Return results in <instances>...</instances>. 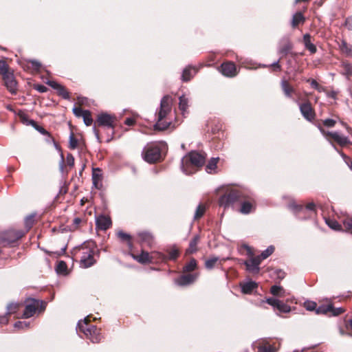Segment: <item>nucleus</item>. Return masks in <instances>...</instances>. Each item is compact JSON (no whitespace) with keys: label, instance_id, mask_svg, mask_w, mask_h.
<instances>
[{"label":"nucleus","instance_id":"obj_1","mask_svg":"<svg viewBox=\"0 0 352 352\" xmlns=\"http://www.w3.org/2000/svg\"><path fill=\"white\" fill-rule=\"evenodd\" d=\"M173 99L171 96H164L161 101L160 108L156 111V123L154 129L158 131L167 129L171 124L172 105Z\"/></svg>","mask_w":352,"mask_h":352},{"label":"nucleus","instance_id":"obj_2","mask_svg":"<svg viewBox=\"0 0 352 352\" xmlns=\"http://www.w3.org/2000/svg\"><path fill=\"white\" fill-rule=\"evenodd\" d=\"M205 160L204 155L196 151L190 152L182 160V171L186 175L192 174L195 172L196 167H200L204 164Z\"/></svg>","mask_w":352,"mask_h":352},{"label":"nucleus","instance_id":"obj_3","mask_svg":"<svg viewBox=\"0 0 352 352\" xmlns=\"http://www.w3.org/2000/svg\"><path fill=\"white\" fill-rule=\"evenodd\" d=\"M80 254V267L87 268L96 263L94 255L96 252V245L93 241H87L82 244L78 249Z\"/></svg>","mask_w":352,"mask_h":352},{"label":"nucleus","instance_id":"obj_4","mask_svg":"<svg viewBox=\"0 0 352 352\" xmlns=\"http://www.w3.org/2000/svg\"><path fill=\"white\" fill-rule=\"evenodd\" d=\"M89 316L80 320L77 325V331L82 333L85 337L93 343H98L102 339V336L96 326L89 324Z\"/></svg>","mask_w":352,"mask_h":352},{"label":"nucleus","instance_id":"obj_5","mask_svg":"<svg viewBox=\"0 0 352 352\" xmlns=\"http://www.w3.org/2000/svg\"><path fill=\"white\" fill-rule=\"evenodd\" d=\"M115 121L116 118L114 116L106 113H102L98 116L96 121L97 124L111 130L110 137L107 139L108 142L112 139L114 133Z\"/></svg>","mask_w":352,"mask_h":352},{"label":"nucleus","instance_id":"obj_6","mask_svg":"<svg viewBox=\"0 0 352 352\" xmlns=\"http://www.w3.org/2000/svg\"><path fill=\"white\" fill-rule=\"evenodd\" d=\"M161 153L158 146L148 145L144 148L142 156L144 160L148 163H153L160 158Z\"/></svg>","mask_w":352,"mask_h":352},{"label":"nucleus","instance_id":"obj_7","mask_svg":"<svg viewBox=\"0 0 352 352\" xmlns=\"http://www.w3.org/2000/svg\"><path fill=\"white\" fill-rule=\"evenodd\" d=\"M244 247L248 251V254L251 257L249 260L245 261L244 263L247 270L254 274L258 273L260 270L259 265L261 264V261L258 256H253L254 254L250 247L248 245H245Z\"/></svg>","mask_w":352,"mask_h":352},{"label":"nucleus","instance_id":"obj_8","mask_svg":"<svg viewBox=\"0 0 352 352\" xmlns=\"http://www.w3.org/2000/svg\"><path fill=\"white\" fill-rule=\"evenodd\" d=\"M41 307V310L45 309V305L42 301L35 299H28L26 301L25 311L23 314V317L25 318H29L35 314L36 311Z\"/></svg>","mask_w":352,"mask_h":352},{"label":"nucleus","instance_id":"obj_9","mask_svg":"<svg viewBox=\"0 0 352 352\" xmlns=\"http://www.w3.org/2000/svg\"><path fill=\"white\" fill-rule=\"evenodd\" d=\"M4 85L12 94H16L18 91V82L12 72H9L2 76Z\"/></svg>","mask_w":352,"mask_h":352},{"label":"nucleus","instance_id":"obj_10","mask_svg":"<svg viewBox=\"0 0 352 352\" xmlns=\"http://www.w3.org/2000/svg\"><path fill=\"white\" fill-rule=\"evenodd\" d=\"M296 102L298 104L300 113L302 116L308 121H311L315 118L314 110L311 107V103L309 102H306L304 103H299L297 100Z\"/></svg>","mask_w":352,"mask_h":352},{"label":"nucleus","instance_id":"obj_11","mask_svg":"<svg viewBox=\"0 0 352 352\" xmlns=\"http://www.w3.org/2000/svg\"><path fill=\"white\" fill-rule=\"evenodd\" d=\"M239 198V193L236 191H232L227 195H224L219 198V204L220 206L224 208L229 207L234 203Z\"/></svg>","mask_w":352,"mask_h":352},{"label":"nucleus","instance_id":"obj_12","mask_svg":"<svg viewBox=\"0 0 352 352\" xmlns=\"http://www.w3.org/2000/svg\"><path fill=\"white\" fill-rule=\"evenodd\" d=\"M221 74L229 78L234 77L237 75L238 72L235 64L232 62H226L221 65Z\"/></svg>","mask_w":352,"mask_h":352},{"label":"nucleus","instance_id":"obj_13","mask_svg":"<svg viewBox=\"0 0 352 352\" xmlns=\"http://www.w3.org/2000/svg\"><path fill=\"white\" fill-rule=\"evenodd\" d=\"M96 224L98 229L106 230L110 227L111 221L107 216L100 215L96 217Z\"/></svg>","mask_w":352,"mask_h":352},{"label":"nucleus","instance_id":"obj_14","mask_svg":"<svg viewBox=\"0 0 352 352\" xmlns=\"http://www.w3.org/2000/svg\"><path fill=\"white\" fill-rule=\"evenodd\" d=\"M196 274H186L182 275L177 278L175 282L177 285L186 286L192 283L197 278Z\"/></svg>","mask_w":352,"mask_h":352},{"label":"nucleus","instance_id":"obj_15","mask_svg":"<svg viewBox=\"0 0 352 352\" xmlns=\"http://www.w3.org/2000/svg\"><path fill=\"white\" fill-rule=\"evenodd\" d=\"M101 170L98 168H94L92 169V183L93 186L96 189H100L102 187V174Z\"/></svg>","mask_w":352,"mask_h":352},{"label":"nucleus","instance_id":"obj_16","mask_svg":"<svg viewBox=\"0 0 352 352\" xmlns=\"http://www.w3.org/2000/svg\"><path fill=\"white\" fill-rule=\"evenodd\" d=\"M47 84L54 89H56L58 95L62 96L63 98L68 99L69 98V92L61 85L58 84L55 81H48Z\"/></svg>","mask_w":352,"mask_h":352},{"label":"nucleus","instance_id":"obj_17","mask_svg":"<svg viewBox=\"0 0 352 352\" xmlns=\"http://www.w3.org/2000/svg\"><path fill=\"white\" fill-rule=\"evenodd\" d=\"M331 138L342 146L346 145L349 142L347 137L341 135L340 133L336 131L333 132L331 134Z\"/></svg>","mask_w":352,"mask_h":352},{"label":"nucleus","instance_id":"obj_18","mask_svg":"<svg viewBox=\"0 0 352 352\" xmlns=\"http://www.w3.org/2000/svg\"><path fill=\"white\" fill-rule=\"evenodd\" d=\"M242 292L244 294H251L252 291L257 287V283L254 281H248L241 284Z\"/></svg>","mask_w":352,"mask_h":352},{"label":"nucleus","instance_id":"obj_19","mask_svg":"<svg viewBox=\"0 0 352 352\" xmlns=\"http://www.w3.org/2000/svg\"><path fill=\"white\" fill-rule=\"evenodd\" d=\"M280 85L285 96L287 98H290L292 96V94L295 92V89L285 80H281Z\"/></svg>","mask_w":352,"mask_h":352},{"label":"nucleus","instance_id":"obj_20","mask_svg":"<svg viewBox=\"0 0 352 352\" xmlns=\"http://www.w3.org/2000/svg\"><path fill=\"white\" fill-rule=\"evenodd\" d=\"M133 258L141 263H150L153 258L147 252L144 251H142L140 255L133 256Z\"/></svg>","mask_w":352,"mask_h":352},{"label":"nucleus","instance_id":"obj_21","mask_svg":"<svg viewBox=\"0 0 352 352\" xmlns=\"http://www.w3.org/2000/svg\"><path fill=\"white\" fill-rule=\"evenodd\" d=\"M305 21V19L302 14L300 12H298L295 13L292 19V26L293 28H296L300 23H303Z\"/></svg>","mask_w":352,"mask_h":352},{"label":"nucleus","instance_id":"obj_22","mask_svg":"<svg viewBox=\"0 0 352 352\" xmlns=\"http://www.w3.org/2000/svg\"><path fill=\"white\" fill-rule=\"evenodd\" d=\"M196 73L195 68H192L191 67H188L185 68L183 71L182 78L184 81H188L193 74Z\"/></svg>","mask_w":352,"mask_h":352},{"label":"nucleus","instance_id":"obj_23","mask_svg":"<svg viewBox=\"0 0 352 352\" xmlns=\"http://www.w3.org/2000/svg\"><path fill=\"white\" fill-rule=\"evenodd\" d=\"M188 107V98L182 95L179 97V108L184 115Z\"/></svg>","mask_w":352,"mask_h":352},{"label":"nucleus","instance_id":"obj_24","mask_svg":"<svg viewBox=\"0 0 352 352\" xmlns=\"http://www.w3.org/2000/svg\"><path fill=\"white\" fill-rule=\"evenodd\" d=\"M199 240V236L196 235L190 242L189 247L186 250V253L192 254L197 251V245Z\"/></svg>","mask_w":352,"mask_h":352},{"label":"nucleus","instance_id":"obj_25","mask_svg":"<svg viewBox=\"0 0 352 352\" xmlns=\"http://www.w3.org/2000/svg\"><path fill=\"white\" fill-rule=\"evenodd\" d=\"M270 292H271L272 294L275 296H278V297L285 296V292L284 289L280 286L273 285L270 289Z\"/></svg>","mask_w":352,"mask_h":352},{"label":"nucleus","instance_id":"obj_26","mask_svg":"<svg viewBox=\"0 0 352 352\" xmlns=\"http://www.w3.org/2000/svg\"><path fill=\"white\" fill-rule=\"evenodd\" d=\"M340 48L346 56L352 57V45H348L346 41H342L340 45Z\"/></svg>","mask_w":352,"mask_h":352},{"label":"nucleus","instance_id":"obj_27","mask_svg":"<svg viewBox=\"0 0 352 352\" xmlns=\"http://www.w3.org/2000/svg\"><path fill=\"white\" fill-rule=\"evenodd\" d=\"M253 209L254 206L251 203L248 201H244L241 204L240 212L243 214H247L250 213Z\"/></svg>","mask_w":352,"mask_h":352},{"label":"nucleus","instance_id":"obj_28","mask_svg":"<svg viewBox=\"0 0 352 352\" xmlns=\"http://www.w3.org/2000/svg\"><path fill=\"white\" fill-rule=\"evenodd\" d=\"M218 160H219V157H216V158H212L209 161V162L206 165V168L207 173H212V172L214 171V170L217 168V164Z\"/></svg>","mask_w":352,"mask_h":352},{"label":"nucleus","instance_id":"obj_29","mask_svg":"<svg viewBox=\"0 0 352 352\" xmlns=\"http://www.w3.org/2000/svg\"><path fill=\"white\" fill-rule=\"evenodd\" d=\"M331 309H333L332 304L320 305L316 309V313L317 314H326L331 312Z\"/></svg>","mask_w":352,"mask_h":352},{"label":"nucleus","instance_id":"obj_30","mask_svg":"<svg viewBox=\"0 0 352 352\" xmlns=\"http://www.w3.org/2000/svg\"><path fill=\"white\" fill-rule=\"evenodd\" d=\"M139 236L142 242H145L150 245L153 241V236L151 233L147 232H143L139 233Z\"/></svg>","mask_w":352,"mask_h":352},{"label":"nucleus","instance_id":"obj_31","mask_svg":"<svg viewBox=\"0 0 352 352\" xmlns=\"http://www.w3.org/2000/svg\"><path fill=\"white\" fill-rule=\"evenodd\" d=\"M274 251V247L273 245L269 246L265 250L262 252L261 255L257 256L260 260L262 261L264 259H266L269 257Z\"/></svg>","mask_w":352,"mask_h":352},{"label":"nucleus","instance_id":"obj_32","mask_svg":"<svg viewBox=\"0 0 352 352\" xmlns=\"http://www.w3.org/2000/svg\"><path fill=\"white\" fill-rule=\"evenodd\" d=\"M325 222L328 225L329 228H331L332 230H341V226L333 219H325Z\"/></svg>","mask_w":352,"mask_h":352},{"label":"nucleus","instance_id":"obj_33","mask_svg":"<svg viewBox=\"0 0 352 352\" xmlns=\"http://www.w3.org/2000/svg\"><path fill=\"white\" fill-rule=\"evenodd\" d=\"M276 309H277L280 312L282 313H289L291 311L290 306L287 305V304L284 303L283 301L279 300L278 305L276 307Z\"/></svg>","mask_w":352,"mask_h":352},{"label":"nucleus","instance_id":"obj_34","mask_svg":"<svg viewBox=\"0 0 352 352\" xmlns=\"http://www.w3.org/2000/svg\"><path fill=\"white\" fill-rule=\"evenodd\" d=\"M197 267V261L195 259L192 258L190 262L184 267V272H190L195 270Z\"/></svg>","mask_w":352,"mask_h":352},{"label":"nucleus","instance_id":"obj_35","mask_svg":"<svg viewBox=\"0 0 352 352\" xmlns=\"http://www.w3.org/2000/svg\"><path fill=\"white\" fill-rule=\"evenodd\" d=\"M19 118L21 119V121L23 122V124L25 125H31L33 126H36V123L33 120L29 119V118L24 113L20 114Z\"/></svg>","mask_w":352,"mask_h":352},{"label":"nucleus","instance_id":"obj_36","mask_svg":"<svg viewBox=\"0 0 352 352\" xmlns=\"http://www.w3.org/2000/svg\"><path fill=\"white\" fill-rule=\"evenodd\" d=\"M118 237L123 241H126L129 246L131 245V236L122 231H118L117 233Z\"/></svg>","mask_w":352,"mask_h":352},{"label":"nucleus","instance_id":"obj_37","mask_svg":"<svg viewBox=\"0 0 352 352\" xmlns=\"http://www.w3.org/2000/svg\"><path fill=\"white\" fill-rule=\"evenodd\" d=\"M82 117L83 118V121H84V123L85 124V125H87V126L91 125V124L93 122V119L91 118V113L89 111L86 110Z\"/></svg>","mask_w":352,"mask_h":352},{"label":"nucleus","instance_id":"obj_38","mask_svg":"<svg viewBox=\"0 0 352 352\" xmlns=\"http://www.w3.org/2000/svg\"><path fill=\"white\" fill-rule=\"evenodd\" d=\"M343 71L342 73L347 77L352 76V65L348 63H343L342 64Z\"/></svg>","mask_w":352,"mask_h":352},{"label":"nucleus","instance_id":"obj_39","mask_svg":"<svg viewBox=\"0 0 352 352\" xmlns=\"http://www.w3.org/2000/svg\"><path fill=\"white\" fill-rule=\"evenodd\" d=\"M259 352H276V349L270 344H263L258 346Z\"/></svg>","mask_w":352,"mask_h":352},{"label":"nucleus","instance_id":"obj_40","mask_svg":"<svg viewBox=\"0 0 352 352\" xmlns=\"http://www.w3.org/2000/svg\"><path fill=\"white\" fill-rule=\"evenodd\" d=\"M10 71L9 67L3 60H0V74L3 76L5 74L8 73Z\"/></svg>","mask_w":352,"mask_h":352},{"label":"nucleus","instance_id":"obj_41","mask_svg":"<svg viewBox=\"0 0 352 352\" xmlns=\"http://www.w3.org/2000/svg\"><path fill=\"white\" fill-rule=\"evenodd\" d=\"M318 129L320 130V133L326 138V139L330 142V144L332 145V146L336 149L335 145L332 143V142L329 140V138H331V134L333 132L327 131H325L322 127L320 126H318Z\"/></svg>","mask_w":352,"mask_h":352},{"label":"nucleus","instance_id":"obj_42","mask_svg":"<svg viewBox=\"0 0 352 352\" xmlns=\"http://www.w3.org/2000/svg\"><path fill=\"white\" fill-rule=\"evenodd\" d=\"M219 258L215 256L208 259L205 263L206 267L209 270L213 268V267L214 266L215 263L217 262Z\"/></svg>","mask_w":352,"mask_h":352},{"label":"nucleus","instance_id":"obj_43","mask_svg":"<svg viewBox=\"0 0 352 352\" xmlns=\"http://www.w3.org/2000/svg\"><path fill=\"white\" fill-rule=\"evenodd\" d=\"M343 225L346 231L352 234V218H346L343 221Z\"/></svg>","mask_w":352,"mask_h":352},{"label":"nucleus","instance_id":"obj_44","mask_svg":"<svg viewBox=\"0 0 352 352\" xmlns=\"http://www.w3.org/2000/svg\"><path fill=\"white\" fill-rule=\"evenodd\" d=\"M316 306V303L314 301L307 300L304 302V307L308 311L316 310L317 309Z\"/></svg>","mask_w":352,"mask_h":352},{"label":"nucleus","instance_id":"obj_45","mask_svg":"<svg viewBox=\"0 0 352 352\" xmlns=\"http://www.w3.org/2000/svg\"><path fill=\"white\" fill-rule=\"evenodd\" d=\"M205 212V208L199 205L197 208L195 214V219H199L201 217Z\"/></svg>","mask_w":352,"mask_h":352},{"label":"nucleus","instance_id":"obj_46","mask_svg":"<svg viewBox=\"0 0 352 352\" xmlns=\"http://www.w3.org/2000/svg\"><path fill=\"white\" fill-rule=\"evenodd\" d=\"M18 308V305L15 303H10L7 306V313L6 315H10L16 311Z\"/></svg>","mask_w":352,"mask_h":352},{"label":"nucleus","instance_id":"obj_47","mask_svg":"<svg viewBox=\"0 0 352 352\" xmlns=\"http://www.w3.org/2000/svg\"><path fill=\"white\" fill-rule=\"evenodd\" d=\"M78 140L74 138V134L71 133L69 135V147L74 149L77 147Z\"/></svg>","mask_w":352,"mask_h":352},{"label":"nucleus","instance_id":"obj_48","mask_svg":"<svg viewBox=\"0 0 352 352\" xmlns=\"http://www.w3.org/2000/svg\"><path fill=\"white\" fill-rule=\"evenodd\" d=\"M86 110H82L80 107H74L73 109V113L76 117H82Z\"/></svg>","mask_w":352,"mask_h":352},{"label":"nucleus","instance_id":"obj_49","mask_svg":"<svg viewBox=\"0 0 352 352\" xmlns=\"http://www.w3.org/2000/svg\"><path fill=\"white\" fill-rule=\"evenodd\" d=\"M279 300L275 298H269L266 300V302L270 305L272 306L274 308H276L278 305Z\"/></svg>","mask_w":352,"mask_h":352},{"label":"nucleus","instance_id":"obj_50","mask_svg":"<svg viewBox=\"0 0 352 352\" xmlns=\"http://www.w3.org/2000/svg\"><path fill=\"white\" fill-rule=\"evenodd\" d=\"M66 162L67 164L70 166L73 167L74 165V157L71 153H68L66 158Z\"/></svg>","mask_w":352,"mask_h":352},{"label":"nucleus","instance_id":"obj_51","mask_svg":"<svg viewBox=\"0 0 352 352\" xmlns=\"http://www.w3.org/2000/svg\"><path fill=\"white\" fill-rule=\"evenodd\" d=\"M28 326H29V323L28 322H23V321H19V322H16L14 324V327L15 328H19V329L28 328Z\"/></svg>","mask_w":352,"mask_h":352},{"label":"nucleus","instance_id":"obj_52","mask_svg":"<svg viewBox=\"0 0 352 352\" xmlns=\"http://www.w3.org/2000/svg\"><path fill=\"white\" fill-rule=\"evenodd\" d=\"M331 312L332 315H333V316H338V315L344 313V309L342 307L334 308L333 307V309H331Z\"/></svg>","mask_w":352,"mask_h":352},{"label":"nucleus","instance_id":"obj_53","mask_svg":"<svg viewBox=\"0 0 352 352\" xmlns=\"http://www.w3.org/2000/svg\"><path fill=\"white\" fill-rule=\"evenodd\" d=\"M30 63H31L32 67L35 70H39L40 68L41 67V63L39 61L36 60H30Z\"/></svg>","mask_w":352,"mask_h":352},{"label":"nucleus","instance_id":"obj_54","mask_svg":"<svg viewBox=\"0 0 352 352\" xmlns=\"http://www.w3.org/2000/svg\"><path fill=\"white\" fill-rule=\"evenodd\" d=\"M289 208L295 211H300L304 210L303 206L302 205H298L295 203H292L289 206Z\"/></svg>","mask_w":352,"mask_h":352},{"label":"nucleus","instance_id":"obj_55","mask_svg":"<svg viewBox=\"0 0 352 352\" xmlns=\"http://www.w3.org/2000/svg\"><path fill=\"white\" fill-rule=\"evenodd\" d=\"M323 124L327 127H333L336 124V121L333 119L328 118L323 121Z\"/></svg>","mask_w":352,"mask_h":352},{"label":"nucleus","instance_id":"obj_56","mask_svg":"<svg viewBox=\"0 0 352 352\" xmlns=\"http://www.w3.org/2000/svg\"><path fill=\"white\" fill-rule=\"evenodd\" d=\"M179 255V252L177 250H172L170 251L168 254V258L170 260H175Z\"/></svg>","mask_w":352,"mask_h":352},{"label":"nucleus","instance_id":"obj_57","mask_svg":"<svg viewBox=\"0 0 352 352\" xmlns=\"http://www.w3.org/2000/svg\"><path fill=\"white\" fill-rule=\"evenodd\" d=\"M67 268L66 264L64 261H60L57 266V271L58 272H64Z\"/></svg>","mask_w":352,"mask_h":352},{"label":"nucleus","instance_id":"obj_58","mask_svg":"<svg viewBox=\"0 0 352 352\" xmlns=\"http://www.w3.org/2000/svg\"><path fill=\"white\" fill-rule=\"evenodd\" d=\"M305 46L311 53H315L316 52V47L313 43L306 42Z\"/></svg>","mask_w":352,"mask_h":352},{"label":"nucleus","instance_id":"obj_59","mask_svg":"<svg viewBox=\"0 0 352 352\" xmlns=\"http://www.w3.org/2000/svg\"><path fill=\"white\" fill-rule=\"evenodd\" d=\"M341 156L344 159L346 164L349 166L350 169L352 170V161L344 153H341Z\"/></svg>","mask_w":352,"mask_h":352},{"label":"nucleus","instance_id":"obj_60","mask_svg":"<svg viewBox=\"0 0 352 352\" xmlns=\"http://www.w3.org/2000/svg\"><path fill=\"white\" fill-rule=\"evenodd\" d=\"M311 86L319 91H322L323 90V88L320 87L315 80H311Z\"/></svg>","mask_w":352,"mask_h":352},{"label":"nucleus","instance_id":"obj_61","mask_svg":"<svg viewBox=\"0 0 352 352\" xmlns=\"http://www.w3.org/2000/svg\"><path fill=\"white\" fill-rule=\"evenodd\" d=\"M64 162H65L64 156H63V153H60V160L59 162V169L62 173H63V171H64Z\"/></svg>","mask_w":352,"mask_h":352},{"label":"nucleus","instance_id":"obj_62","mask_svg":"<svg viewBox=\"0 0 352 352\" xmlns=\"http://www.w3.org/2000/svg\"><path fill=\"white\" fill-rule=\"evenodd\" d=\"M33 223V217H28L25 219V224L26 226L30 228L32 226Z\"/></svg>","mask_w":352,"mask_h":352},{"label":"nucleus","instance_id":"obj_63","mask_svg":"<svg viewBox=\"0 0 352 352\" xmlns=\"http://www.w3.org/2000/svg\"><path fill=\"white\" fill-rule=\"evenodd\" d=\"M8 322V318L7 317V315L1 316H0V324H7Z\"/></svg>","mask_w":352,"mask_h":352},{"label":"nucleus","instance_id":"obj_64","mask_svg":"<svg viewBox=\"0 0 352 352\" xmlns=\"http://www.w3.org/2000/svg\"><path fill=\"white\" fill-rule=\"evenodd\" d=\"M36 89L41 93H44L47 91V87L44 85H38L36 87Z\"/></svg>","mask_w":352,"mask_h":352}]
</instances>
